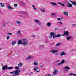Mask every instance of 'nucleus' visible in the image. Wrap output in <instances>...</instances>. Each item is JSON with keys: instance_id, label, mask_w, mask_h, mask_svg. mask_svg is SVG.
Returning <instances> with one entry per match:
<instances>
[{"instance_id": "obj_1", "label": "nucleus", "mask_w": 76, "mask_h": 76, "mask_svg": "<svg viewBox=\"0 0 76 76\" xmlns=\"http://www.w3.org/2000/svg\"><path fill=\"white\" fill-rule=\"evenodd\" d=\"M22 41H23V42H22V44H23V45H26L28 44V42L26 41H25L26 40V39H22Z\"/></svg>"}, {"instance_id": "obj_2", "label": "nucleus", "mask_w": 76, "mask_h": 76, "mask_svg": "<svg viewBox=\"0 0 76 76\" xmlns=\"http://www.w3.org/2000/svg\"><path fill=\"white\" fill-rule=\"evenodd\" d=\"M15 73L13 75V76H18L19 74V72H20V70H16L15 71Z\"/></svg>"}, {"instance_id": "obj_3", "label": "nucleus", "mask_w": 76, "mask_h": 76, "mask_svg": "<svg viewBox=\"0 0 76 76\" xmlns=\"http://www.w3.org/2000/svg\"><path fill=\"white\" fill-rule=\"evenodd\" d=\"M64 34L66 36H69V32L67 31H65L64 32Z\"/></svg>"}, {"instance_id": "obj_4", "label": "nucleus", "mask_w": 76, "mask_h": 76, "mask_svg": "<svg viewBox=\"0 0 76 76\" xmlns=\"http://www.w3.org/2000/svg\"><path fill=\"white\" fill-rule=\"evenodd\" d=\"M6 69H8L7 66V65H5L2 67L3 70H5Z\"/></svg>"}, {"instance_id": "obj_5", "label": "nucleus", "mask_w": 76, "mask_h": 76, "mask_svg": "<svg viewBox=\"0 0 76 76\" xmlns=\"http://www.w3.org/2000/svg\"><path fill=\"white\" fill-rule=\"evenodd\" d=\"M35 22H37L36 23L37 24H38V25H39V24L41 23L40 22V21H38V20H35Z\"/></svg>"}, {"instance_id": "obj_6", "label": "nucleus", "mask_w": 76, "mask_h": 76, "mask_svg": "<svg viewBox=\"0 0 76 76\" xmlns=\"http://www.w3.org/2000/svg\"><path fill=\"white\" fill-rule=\"evenodd\" d=\"M56 73H58V70L56 69L55 70L53 73V75H55L56 74Z\"/></svg>"}, {"instance_id": "obj_7", "label": "nucleus", "mask_w": 76, "mask_h": 76, "mask_svg": "<svg viewBox=\"0 0 76 76\" xmlns=\"http://www.w3.org/2000/svg\"><path fill=\"white\" fill-rule=\"evenodd\" d=\"M63 13L64 15H66V16H68V12H63Z\"/></svg>"}, {"instance_id": "obj_8", "label": "nucleus", "mask_w": 76, "mask_h": 76, "mask_svg": "<svg viewBox=\"0 0 76 76\" xmlns=\"http://www.w3.org/2000/svg\"><path fill=\"white\" fill-rule=\"evenodd\" d=\"M50 35L51 36H54L56 35V33H54V32H51L50 34Z\"/></svg>"}, {"instance_id": "obj_9", "label": "nucleus", "mask_w": 76, "mask_h": 76, "mask_svg": "<svg viewBox=\"0 0 76 76\" xmlns=\"http://www.w3.org/2000/svg\"><path fill=\"white\" fill-rule=\"evenodd\" d=\"M18 67H22V63H20L18 64Z\"/></svg>"}, {"instance_id": "obj_10", "label": "nucleus", "mask_w": 76, "mask_h": 76, "mask_svg": "<svg viewBox=\"0 0 76 76\" xmlns=\"http://www.w3.org/2000/svg\"><path fill=\"white\" fill-rule=\"evenodd\" d=\"M22 44V41L20 40H19L18 41V45H19V44Z\"/></svg>"}, {"instance_id": "obj_11", "label": "nucleus", "mask_w": 76, "mask_h": 76, "mask_svg": "<svg viewBox=\"0 0 76 76\" xmlns=\"http://www.w3.org/2000/svg\"><path fill=\"white\" fill-rule=\"evenodd\" d=\"M71 2L74 5V6H76V2L75 1H71Z\"/></svg>"}, {"instance_id": "obj_12", "label": "nucleus", "mask_w": 76, "mask_h": 76, "mask_svg": "<svg viewBox=\"0 0 76 76\" xmlns=\"http://www.w3.org/2000/svg\"><path fill=\"white\" fill-rule=\"evenodd\" d=\"M60 56H63V55H66V53L64 52H62L60 54Z\"/></svg>"}, {"instance_id": "obj_13", "label": "nucleus", "mask_w": 76, "mask_h": 76, "mask_svg": "<svg viewBox=\"0 0 76 76\" xmlns=\"http://www.w3.org/2000/svg\"><path fill=\"white\" fill-rule=\"evenodd\" d=\"M47 26H51V23L48 22L47 23Z\"/></svg>"}, {"instance_id": "obj_14", "label": "nucleus", "mask_w": 76, "mask_h": 76, "mask_svg": "<svg viewBox=\"0 0 76 76\" xmlns=\"http://www.w3.org/2000/svg\"><path fill=\"white\" fill-rule=\"evenodd\" d=\"M72 37L71 36H68L66 38V39L67 40H69V39H70V38H71Z\"/></svg>"}, {"instance_id": "obj_15", "label": "nucleus", "mask_w": 76, "mask_h": 76, "mask_svg": "<svg viewBox=\"0 0 76 76\" xmlns=\"http://www.w3.org/2000/svg\"><path fill=\"white\" fill-rule=\"evenodd\" d=\"M60 44H61V43H58V44H56L55 45L56 47H58L59 46H60Z\"/></svg>"}, {"instance_id": "obj_16", "label": "nucleus", "mask_w": 76, "mask_h": 76, "mask_svg": "<svg viewBox=\"0 0 76 76\" xmlns=\"http://www.w3.org/2000/svg\"><path fill=\"white\" fill-rule=\"evenodd\" d=\"M16 43V41H12V45H14V44H15Z\"/></svg>"}, {"instance_id": "obj_17", "label": "nucleus", "mask_w": 76, "mask_h": 76, "mask_svg": "<svg viewBox=\"0 0 76 76\" xmlns=\"http://www.w3.org/2000/svg\"><path fill=\"white\" fill-rule=\"evenodd\" d=\"M0 4L1 7H3L4 6V4L2 3H1Z\"/></svg>"}, {"instance_id": "obj_18", "label": "nucleus", "mask_w": 76, "mask_h": 76, "mask_svg": "<svg viewBox=\"0 0 76 76\" xmlns=\"http://www.w3.org/2000/svg\"><path fill=\"white\" fill-rule=\"evenodd\" d=\"M65 68L66 69V70H69V69H70V68L68 66H66L65 67Z\"/></svg>"}, {"instance_id": "obj_19", "label": "nucleus", "mask_w": 76, "mask_h": 76, "mask_svg": "<svg viewBox=\"0 0 76 76\" xmlns=\"http://www.w3.org/2000/svg\"><path fill=\"white\" fill-rule=\"evenodd\" d=\"M58 4H60L61 5V6H62L64 7L65 6V5L60 2L58 3Z\"/></svg>"}, {"instance_id": "obj_20", "label": "nucleus", "mask_w": 76, "mask_h": 76, "mask_svg": "<svg viewBox=\"0 0 76 76\" xmlns=\"http://www.w3.org/2000/svg\"><path fill=\"white\" fill-rule=\"evenodd\" d=\"M8 9H13V8L11 7L10 6H8Z\"/></svg>"}, {"instance_id": "obj_21", "label": "nucleus", "mask_w": 76, "mask_h": 76, "mask_svg": "<svg viewBox=\"0 0 76 76\" xmlns=\"http://www.w3.org/2000/svg\"><path fill=\"white\" fill-rule=\"evenodd\" d=\"M51 3H52V4H53V6H56V5H57V3H56L51 2Z\"/></svg>"}, {"instance_id": "obj_22", "label": "nucleus", "mask_w": 76, "mask_h": 76, "mask_svg": "<svg viewBox=\"0 0 76 76\" xmlns=\"http://www.w3.org/2000/svg\"><path fill=\"white\" fill-rule=\"evenodd\" d=\"M50 52H51V53H57V52H58V51H56V50H52Z\"/></svg>"}, {"instance_id": "obj_23", "label": "nucleus", "mask_w": 76, "mask_h": 76, "mask_svg": "<svg viewBox=\"0 0 76 76\" xmlns=\"http://www.w3.org/2000/svg\"><path fill=\"white\" fill-rule=\"evenodd\" d=\"M37 69H38V68L37 67H36L34 69V71L37 70Z\"/></svg>"}, {"instance_id": "obj_24", "label": "nucleus", "mask_w": 76, "mask_h": 76, "mask_svg": "<svg viewBox=\"0 0 76 76\" xmlns=\"http://www.w3.org/2000/svg\"><path fill=\"white\" fill-rule=\"evenodd\" d=\"M72 6H73V5H72V4H70V3H69V7H72Z\"/></svg>"}, {"instance_id": "obj_25", "label": "nucleus", "mask_w": 76, "mask_h": 76, "mask_svg": "<svg viewBox=\"0 0 76 76\" xmlns=\"http://www.w3.org/2000/svg\"><path fill=\"white\" fill-rule=\"evenodd\" d=\"M61 34H58V35H56L55 37H61Z\"/></svg>"}, {"instance_id": "obj_26", "label": "nucleus", "mask_w": 76, "mask_h": 76, "mask_svg": "<svg viewBox=\"0 0 76 76\" xmlns=\"http://www.w3.org/2000/svg\"><path fill=\"white\" fill-rule=\"evenodd\" d=\"M10 37L9 36H7L6 37L7 39H8V40L9 39H10Z\"/></svg>"}, {"instance_id": "obj_27", "label": "nucleus", "mask_w": 76, "mask_h": 76, "mask_svg": "<svg viewBox=\"0 0 76 76\" xmlns=\"http://www.w3.org/2000/svg\"><path fill=\"white\" fill-rule=\"evenodd\" d=\"M8 69H10V70H11L12 69H13V67H10L8 68Z\"/></svg>"}, {"instance_id": "obj_28", "label": "nucleus", "mask_w": 76, "mask_h": 76, "mask_svg": "<svg viewBox=\"0 0 76 76\" xmlns=\"http://www.w3.org/2000/svg\"><path fill=\"white\" fill-rule=\"evenodd\" d=\"M65 60H62L61 62V63L62 64H63V63H64L65 62Z\"/></svg>"}, {"instance_id": "obj_29", "label": "nucleus", "mask_w": 76, "mask_h": 76, "mask_svg": "<svg viewBox=\"0 0 76 76\" xmlns=\"http://www.w3.org/2000/svg\"><path fill=\"white\" fill-rule=\"evenodd\" d=\"M17 23L18 24V25H20L21 23L20 22V21H17Z\"/></svg>"}, {"instance_id": "obj_30", "label": "nucleus", "mask_w": 76, "mask_h": 76, "mask_svg": "<svg viewBox=\"0 0 76 76\" xmlns=\"http://www.w3.org/2000/svg\"><path fill=\"white\" fill-rule=\"evenodd\" d=\"M22 13L23 14H26L27 13V12H24V11H22Z\"/></svg>"}, {"instance_id": "obj_31", "label": "nucleus", "mask_w": 76, "mask_h": 76, "mask_svg": "<svg viewBox=\"0 0 76 76\" xmlns=\"http://www.w3.org/2000/svg\"><path fill=\"white\" fill-rule=\"evenodd\" d=\"M58 28H54V30L55 31H57V30H58Z\"/></svg>"}, {"instance_id": "obj_32", "label": "nucleus", "mask_w": 76, "mask_h": 76, "mask_svg": "<svg viewBox=\"0 0 76 76\" xmlns=\"http://www.w3.org/2000/svg\"><path fill=\"white\" fill-rule=\"evenodd\" d=\"M17 34H19L20 33V31H18V32H16Z\"/></svg>"}, {"instance_id": "obj_33", "label": "nucleus", "mask_w": 76, "mask_h": 76, "mask_svg": "<svg viewBox=\"0 0 76 76\" xmlns=\"http://www.w3.org/2000/svg\"><path fill=\"white\" fill-rule=\"evenodd\" d=\"M34 65L35 66H37V65H38V64L35 63V62H34Z\"/></svg>"}, {"instance_id": "obj_34", "label": "nucleus", "mask_w": 76, "mask_h": 76, "mask_svg": "<svg viewBox=\"0 0 76 76\" xmlns=\"http://www.w3.org/2000/svg\"><path fill=\"white\" fill-rule=\"evenodd\" d=\"M61 64H61V63H59L57 64V66H58V65H61Z\"/></svg>"}, {"instance_id": "obj_35", "label": "nucleus", "mask_w": 76, "mask_h": 76, "mask_svg": "<svg viewBox=\"0 0 76 76\" xmlns=\"http://www.w3.org/2000/svg\"><path fill=\"white\" fill-rule=\"evenodd\" d=\"M14 6H15V7H17L18 5H17V4H15L14 5Z\"/></svg>"}, {"instance_id": "obj_36", "label": "nucleus", "mask_w": 76, "mask_h": 76, "mask_svg": "<svg viewBox=\"0 0 76 76\" xmlns=\"http://www.w3.org/2000/svg\"><path fill=\"white\" fill-rule=\"evenodd\" d=\"M19 68L18 67V66H16L15 67V69H19Z\"/></svg>"}, {"instance_id": "obj_37", "label": "nucleus", "mask_w": 76, "mask_h": 76, "mask_svg": "<svg viewBox=\"0 0 76 76\" xmlns=\"http://www.w3.org/2000/svg\"><path fill=\"white\" fill-rule=\"evenodd\" d=\"M15 73V71H14L13 72H10V74H13V73Z\"/></svg>"}, {"instance_id": "obj_38", "label": "nucleus", "mask_w": 76, "mask_h": 76, "mask_svg": "<svg viewBox=\"0 0 76 76\" xmlns=\"http://www.w3.org/2000/svg\"><path fill=\"white\" fill-rule=\"evenodd\" d=\"M8 35H12V33H7Z\"/></svg>"}, {"instance_id": "obj_39", "label": "nucleus", "mask_w": 76, "mask_h": 76, "mask_svg": "<svg viewBox=\"0 0 76 76\" xmlns=\"http://www.w3.org/2000/svg\"><path fill=\"white\" fill-rule=\"evenodd\" d=\"M31 57L30 56H29V57H28L27 58V59H30L31 58Z\"/></svg>"}, {"instance_id": "obj_40", "label": "nucleus", "mask_w": 76, "mask_h": 76, "mask_svg": "<svg viewBox=\"0 0 76 76\" xmlns=\"http://www.w3.org/2000/svg\"><path fill=\"white\" fill-rule=\"evenodd\" d=\"M41 11H42V12H43V13H44V12H45V10H42Z\"/></svg>"}, {"instance_id": "obj_41", "label": "nucleus", "mask_w": 76, "mask_h": 76, "mask_svg": "<svg viewBox=\"0 0 76 76\" xmlns=\"http://www.w3.org/2000/svg\"><path fill=\"white\" fill-rule=\"evenodd\" d=\"M56 15V14L54 13H53L52 14V16H53V15Z\"/></svg>"}, {"instance_id": "obj_42", "label": "nucleus", "mask_w": 76, "mask_h": 76, "mask_svg": "<svg viewBox=\"0 0 76 76\" xmlns=\"http://www.w3.org/2000/svg\"><path fill=\"white\" fill-rule=\"evenodd\" d=\"M59 23H60L61 24V25H62V24H63V23L61 22H59Z\"/></svg>"}, {"instance_id": "obj_43", "label": "nucleus", "mask_w": 76, "mask_h": 76, "mask_svg": "<svg viewBox=\"0 0 76 76\" xmlns=\"http://www.w3.org/2000/svg\"><path fill=\"white\" fill-rule=\"evenodd\" d=\"M58 20H61V19L60 18H57Z\"/></svg>"}, {"instance_id": "obj_44", "label": "nucleus", "mask_w": 76, "mask_h": 76, "mask_svg": "<svg viewBox=\"0 0 76 76\" xmlns=\"http://www.w3.org/2000/svg\"><path fill=\"white\" fill-rule=\"evenodd\" d=\"M39 72V71H37L36 72V73H37V72L38 73V72Z\"/></svg>"}, {"instance_id": "obj_45", "label": "nucleus", "mask_w": 76, "mask_h": 76, "mask_svg": "<svg viewBox=\"0 0 76 76\" xmlns=\"http://www.w3.org/2000/svg\"><path fill=\"white\" fill-rule=\"evenodd\" d=\"M69 75H73V74L72 73H70L69 74Z\"/></svg>"}, {"instance_id": "obj_46", "label": "nucleus", "mask_w": 76, "mask_h": 76, "mask_svg": "<svg viewBox=\"0 0 76 76\" xmlns=\"http://www.w3.org/2000/svg\"><path fill=\"white\" fill-rule=\"evenodd\" d=\"M34 9L35 10H36V9L34 7H33Z\"/></svg>"}, {"instance_id": "obj_47", "label": "nucleus", "mask_w": 76, "mask_h": 76, "mask_svg": "<svg viewBox=\"0 0 76 76\" xmlns=\"http://www.w3.org/2000/svg\"><path fill=\"white\" fill-rule=\"evenodd\" d=\"M6 26V24H4L3 25H2V26Z\"/></svg>"}, {"instance_id": "obj_48", "label": "nucleus", "mask_w": 76, "mask_h": 76, "mask_svg": "<svg viewBox=\"0 0 76 76\" xmlns=\"http://www.w3.org/2000/svg\"><path fill=\"white\" fill-rule=\"evenodd\" d=\"M55 54V55H58V53H56Z\"/></svg>"}, {"instance_id": "obj_49", "label": "nucleus", "mask_w": 76, "mask_h": 76, "mask_svg": "<svg viewBox=\"0 0 76 76\" xmlns=\"http://www.w3.org/2000/svg\"><path fill=\"white\" fill-rule=\"evenodd\" d=\"M73 26H76V24H73L72 25Z\"/></svg>"}, {"instance_id": "obj_50", "label": "nucleus", "mask_w": 76, "mask_h": 76, "mask_svg": "<svg viewBox=\"0 0 76 76\" xmlns=\"http://www.w3.org/2000/svg\"><path fill=\"white\" fill-rule=\"evenodd\" d=\"M73 75L74 76H76V74H73Z\"/></svg>"}, {"instance_id": "obj_51", "label": "nucleus", "mask_w": 76, "mask_h": 76, "mask_svg": "<svg viewBox=\"0 0 76 76\" xmlns=\"http://www.w3.org/2000/svg\"><path fill=\"white\" fill-rule=\"evenodd\" d=\"M43 67V66L42 65L40 66V67Z\"/></svg>"}, {"instance_id": "obj_52", "label": "nucleus", "mask_w": 76, "mask_h": 76, "mask_svg": "<svg viewBox=\"0 0 76 76\" xmlns=\"http://www.w3.org/2000/svg\"><path fill=\"white\" fill-rule=\"evenodd\" d=\"M55 37H56V36H53V38H55Z\"/></svg>"}, {"instance_id": "obj_53", "label": "nucleus", "mask_w": 76, "mask_h": 76, "mask_svg": "<svg viewBox=\"0 0 76 76\" xmlns=\"http://www.w3.org/2000/svg\"><path fill=\"white\" fill-rule=\"evenodd\" d=\"M32 37H35V35H33Z\"/></svg>"}, {"instance_id": "obj_54", "label": "nucleus", "mask_w": 76, "mask_h": 76, "mask_svg": "<svg viewBox=\"0 0 76 76\" xmlns=\"http://www.w3.org/2000/svg\"><path fill=\"white\" fill-rule=\"evenodd\" d=\"M48 76H51V75L49 74Z\"/></svg>"}, {"instance_id": "obj_55", "label": "nucleus", "mask_w": 76, "mask_h": 76, "mask_svg": "<svg viewBox=\"0 0 76 76\" xmlns=\"http://www.w3.org/2000/svg\"><path fill=\"white\" fill-rule=\"evenodd\" d=\"M32 6H33V7H35V6H34V5H32Z\"/></svg>"}, {"instance_id": "obj_56", "label": "nucleus", "mask_w": 76, "mask_h": 76, "mask_svg": "<svg viewBox=\"0 0 76 76\" xmlns=\"http://www.w3.org/2000/svg\"><path fill=\"white\" fill-rule=\"evenodd\" d=\"M62 36H63V37H64V34L62 35Z\"/></svg>"}, {"instance_id": "obj_57", "label": "nucleus", "mask_w": 76, "mask_h": 76, "mask_svg": "<svg viewBox=\"0 0 76 76\" xmlns=\"http://www.w3.org/2000/svg\"><path fill=\"white\" fill-rule=\"evenodd\" d=\"M59 61V60L57 61Z\"/></svg>"}, {"instance_id": "obj_58", "label": "nucleus", "mask_w": 76, "mask_h": 76, "mask_svg": "<svg viewBox=\"0 0 76 76\" xmlns=\"http://www.w3.org/2000/svg\"><path fill=\"white\" fill-rule=\"evenodd\" d=\"M1 65H3V64H1Z\"/></svg>"}, {"instance_id": "obj_59", "label": "nucleus", "mask_w": 76, "mask_h": 76, "mask_svg": "<svg viewBox=\"0 0 76 76\" xmlns=\"http://www.w3.org/2000/svg\"><path fill=\"white\" fill-rule=\"evenodd\" d=\"M0 50H1V48H0Z\"/></svg>"}, {"instance_id": "obj_60", "label": "nucleus", "mask_w": 76, "mask_h": 76, "mask_svg": "<svg viewBox=\"0 0 76 76\" xmlns=\"http://www.w3.org/2000/svg\"><path fill=\"white\" fill-rule=\"evenodd\" d=\"M61 19H62V18H61Z\"/></svg>"}, {"instance_id": "obj_61", "label": "nucleus", "mask_w": 76, "mask_h": 76, "mask_svg": "<svg viewBox=\"0 0 76 76\" xmlns=\"http://www.w3.org/2000/svg\"><path fill=\"white\" fill-rule=\"evenodd\" d=\"M51 38H52V37H51Z\"/></svg>"}, {"instance_id": "obj_62", "label": "nucleus", "mask_w": 76, "mask_h": 76, "mask_svg": "<svg viewBox=\"0 0 76 76\" xmlns=\"http://www.w3.org/2000/svg\"><path fill=\"white\" fill-rule=\"evenodd\" d=\"M0 76H1V75H0Z\"/></svg>"}]
</instances>
